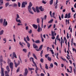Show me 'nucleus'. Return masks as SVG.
Here are the masks:
<instances>
[{
	"label": "nucleus",
	"mask_w": 76,
	"mask_h": 76,
	"mask_svg": "<svg viewBox=\"0 0 76 76\" xmlns=\"http://www.w3.org/2000/svg\"><path fill=\"white\" fill-rule=\"evenodd\" d=\"M54 64H55V65L56 66H58V64H57V63L56 62H54Z\"/></svg>",
	"instance_id": "nucleus-51"
},
{
	"label": "nucleus",
	"mask_w": 76,
	"mask_h": 76,
	"mask_svg": "<svg viewBox=\"0 0 76 76\" xmlns=\"http://www.w3.org/2000/svg\"><path fill=\"white\" fill-rule=\"evenodd\" d=\"M3 19H0V21L1 23H2L3 22Z\"/></svg>",
	"instance_id": "nucleus-56"
},
{
	"label": "nucleus",
	"mask_w": 76,
	"mask_h": 76,
	"mask_svg": "<svg viewBox=\"0 0 76 76\" xmlns=\"http://www.w3.org/2000/svg\"><path fill=\"white\" fill-rule=\"evenodd\" d=\"M30 60L31 61H32L34 64H36V63H35V62H34V58H33L31 57L30 58Z\"/></svg>",
	"instance_id": "nucleus-13"
},
{
	"label": "nucleus",
	"mask_w": 76,
	"mask_h": 76,
	"mask_svg": "<svg viewBox=\"0 0 76 76\" xmlns=\"http://www.w3.org/2000/svg\"><path fill=\"white\" fill-rule=\"evenodd\" d=\"M13 6L14 7H16L18 6V5L17 4H16L15 3L13 4Z\"/></svg>",
	"instance_id": "nucleus-50"
},
{
	"label": "nucleus",
	"mask_w": 76,
	"mask_h": 76,
	"mask_svg": "<svg viewBox=\"0 0 76 76\" xmlns=\"http://www.w3.org/2000/svg\"><path fill=\"white\" fill-rule=\"evenodd\" d=\"M27 4H28V3L26 1L23 2L21 4V7L22 8H23V7H26V6L25 5H26Z\"/></svg>",
	"instance_id": "nucleus-3"
},
{
	"label": "nucleus",
	"mask_w": 76,
	"mask_h": 76,
	"mask_svg": "<svg viewBox=\"0 0 76 76\" xmlns=\"http://www.w3.org/2000/svg\"><path fill=\"white\" fill-rule=\"evenodd\" d=\"M53 22V20L52 19V20H50V21H49L48 23H52V22Z\"/></svg>",
	"instance_id": "nucleus-40"
},
{
	"label": "nucleus",
	"mask_w": 76,
	"mask_h": 76,
	"mask_svg": "<svg viewBox=\"0 0 76 76\" xmlns=\"http://www.w3.org/2000/svg\"><path fill=\"white\" fill-rule=\"evenodd\" d=\"M36 11L37 13H39V8L38 7H36Z\"/></svg>",
	"instance_id": "nucleus-21"
},
{
	"label": "nucleus",
	"mask_w": 76,
	"mask_h": 76,
	"mask_svg": "<svg viewBox=\"0 0 76 76\" xmlns=\"http://www.w3.org/2000/svg\"><path fill=\"white\" fill-rule=\"evenodd\" d=\"M34 65H35V66H36V69L35 71V73H37V72L38 70H39V69L38 68V67H37V64H34Z\"/></svg>",
	"instance_id": "nucleus-16"
},
{
	"label": "nucleus",
	"mask_w": 76,
	"mask_h": 76,
	"mask_svg": "<svg viewBox=\"0 0 76 76\" xmlns=\"http://www.w3.org/2000/svg\"><path fill=\"white\" fill-rule=\"evenodd\" d=\"M64 41H65V43L66 44V45H67V39H66V38L64 37Z\"/></svg>",
	"instance_id": "nucleus-25"
},
{
	"label": "nucleus",
	"mask_w": 76,
	"mask_h": 76,
	"mask_svg": "<svg viewBox=\"0 0 76 76\" xmlns=\"http://www.w3.org/2000/svg\"><path fill=\"white\" fill-rule=\"evenodd\" d=\"M64 40H61V41L60 42V43L61 44V46L62 47V45L63 44V43H64Z\"/></svg>",
	"instance_id": "nucleus-24"
},
{
	"label": "nucleus",
	"mask_w": 76,
	"mask_h": 76,
	"mask_svg": "<svg viewBox=\"0 0 76 76\" xmlns=\"http://www.w3.org/2000/svg\"><path fill=\"white\" fill-rule=\"evenodd\" d=\"M70 18V13H69L68 15L67 18Z\"/></svg>",
	"instance_id": "nucleus-43"
},
{
	"label": "nucleus",
	"mask_w": 76,
	"mask_h": 76,
	"mask_svg": "<svg viewBox=\"0 0 76 76\" xmlns=\"http://www.w3.org/2000/svg\"><path fill=\"white\" fill-rule=\"evenodd\" d=\"M10 67L11 69V72H12L13 69V63L12 62H11L10 64Z\"/></svg>",
	"instance_id": "nucleus-9"
},
{
	"label": "nucleus",
	"mask_w": 76,
	"mask_h": 76,
	"mask_svg": "<svg viewBox=\"0 0 76 76\" xmlns=\"http://www.w3.org/2000/svg\"><path fill=\"white\" fill-rule=\"evenodd\" d=\"M17 26H20V25H22V24H20V23H18L17 24Z\"/></svg>",
	"instance_id": "nucleus-58"
},
{
	"label": "nucleus",
	"mask_w": 76,
	"mask_h": 76,
	"mask_svg": "<svg viewBox=\"0 0 76 76\" xmlns=\"http://www.w3.org/2000/svg\"><path fill=\"white\" fill-rule=\"evenodd\" d=\"M32 26L35 29H37L38 28V26L35 25V24H33Z\"/></svg>",
	"instance_id": "nucleus-18"
},
{
	"label": "nucleus",
	"mask_w": 76,
	"mask_h": 76,
	"mask_svg": "<svg viewBox=\"0 0 76 76\" xmlns=\"http://www.w3.org/2000/svg\"><path fill=\"white\" fill-rule=\"evenodd\" d=\"M26 39L27 41H30V39L29 38V36H28V35L27 36V37H26Z\"/></svg>",
	"instance_id": "nucleus-29"
},
{
	"label": "nucleus",
	"mask_w": 76,
	"mask_h": 76,
	"mask_svg": "<svg viewBox=\"0 0 76 76\" xmlns=\"http://www.w3.org/2000/svg\"><path fill=\"white\" fill-rule=\"evenodd\" d=\"M42 31V28H38V29L37 30V31L38 32H41Z\"/></svg>",
	"instance_id": "nucleus-20"
},
{
	"label": "nucleus",
	"mask_w": 76,
	"mask_h": 76,
	"mask_svg": "<svg viewBox=\"0 0 76 76\" xmlns=\"http://www.w3.org/2000/svg\"><path fill=\"white\" fill-rule=\"evenodd\" d=\"M48 60L49 61H51V58L49 56L48 57Z\"/></svg>",
	"instance_id": "nucleus-38"
},
{
	"label": "nucleus",
	"mask_w": 76,
	"mask_h": 76,
	"mask_svg": "<svg viewBox=\"0 0 76 76\" xmlns=\"http://www.w3.org/2000/svg\"><path fill=\"white\" fill-rule=\"evenodd\" d=\"M13 56L12 57V59H14V58L15 57L16 58H17V56H16V53L15 52L12 53Z\"/></svg>",
	"instance_id": "nucleus-8"
},
{
	"label": "nucleus",
	"mask_w": 76,
	"mask_h": 76,
	"mask_svg": "<svg viewBox=\"0 0 76 76\" xmlns=\"http://www.w3.org/2000/svg\"><path fill=\"white\" fill-rule=\"evenodd\" d=\"M47 18V15H45V17H44V19L45 20Z\"/></svg>",
	"instance_id": "nucleus-61"
},
{
	"label": "nucleus",
	"mask_w": 76,
	"mask_h": 76,
	"mask_svg": "<svg viewBox=\"0 0 76 76\" xmlns=\"http://www.w3.org/2000/svg\"><path fill=\"white\" fill-rule=\"evenodd\" d=\"M42 24L41 27L42 28H43V21H44V18H42Z\"/></svg>",
	"instance_id": "nucleus-19"
},
{
	"label": "nucleus",
	"mask_w": 76,
	"mask_h": 76,
	"mask_svg": "<svg viewBox=\"0 0 76 76\" xmlns=\"http://www.w3.org/2000/svg\"><path fill=\"white\" fill-rule=\"evenodd\" d=\"M10 62H11V61H10V59H8V64H9V63H10Z\"/></svg>",
	"instance_id": "nucleus-46"
},
{
	"label": "nucleus",
	"mask_w": 76,
	"mask_h": 76,
	"mask_svg": "<svg viewBox=\"0 0 76 76\" xmlns=\"http://www.w3.org/2000/svg\"><path fill=\"white\" fill-rule=\"evenodd\" d=\"M3 32H4V31L3 30H2L1 31H0V35H2L3 34Z\"/></svg>",
	"instance_id": "nucleus-33"
},
{
	"label": "nucleus",
	"mask_w": 76,
	"mask_h": 76,
	"mask_svg": "<svg viewBox=\"0 0 76 76\" xmlns=\"http://www.w3.org/2000/svg\"><path fill=\"white\" fill-rule=\"evenodd\" d=\"M3 61V56H1L0 58V62L1 63Z\"/></svg>",
	"instance_id": "nucleus-22"
},
{
	"label": "nucleus",
	"mask_w": 76,
	"mask_h": 76,
	"mask_svg": "<svg viewBox=\"0 0 76 76\" xmlns=\"http://www.w3.org/2000/svg\"><path fill=\"white\" fill-rule=\"evenodd\" d=\"M52 26V24H50L49 26H48V29H49V28H50Z\"/></svg>",
	"instance_id": "nucleus-53"
},
{
	"label": "nucleus",
	"mask_w": 76,
	"mask_h": 76,
	"mask_svg": "<svg viewBox=\"0 0 76 76\" xmlns=\"http://www.w3.org/2000/svg\"><path fill=\"white\" fill-rule=\"evenodd\" d=\"M33 56L35 59L37 60V56H36V55H35V54L33 53Z\"/></svg>",
	"instance_id": "nucleus-26"
},
{
	"label": "nucleus",
	"mask_w": 76,
	"mask_h": 76,
	"mask_svg": "<svg viewBox=\"0 0 76 76\" xmlns=\"http://www.w3.org/2000/svg\"><path fill=\"white\" fill-rule=\"evenodd\" d=\"M39 21H40V19H39V18H37V23H39Z\"/></svg>",
	"instance_id": "nucleus-45"
},
{
	"label": "nucleus",
	"mask_w": 76,
	"mask_h": 76,
	"mask_svg": "<svg viewBox=\"0 0 76 76\" xmlns=\"http://www.w3.org/2000/svg\"><path fill=\"white\" fill-rule=\"evenodd\" d=\"M49 51H50L51 52V53L52 54H54V53L53 50H50Z\"/></svg>",
	"instance_id": "nucleus-41"
},
{
	"label": "nucleus",
	"mask_w": 76,
	"mask_h": 76,
	"mask_svg": "<svg viewBox=\"0 0 76 76\" xmlns=\"http://www.w3.org/2000/svg\"><path fill=\"white\" fill-rule=\"evenodd\" d=\"M52 12L51 11L50 12V15L51 17H54L55 15V12H54L53 13L52 15H51Z\"/></svg>",
	"instance_id": "nucleus-14"
},
{
	"label": "nucleus",
	"mask_w": 76,
	"mask_h": 76,
	"mask_svg": "<svg viewBox=\"0 0 76 76\" xmlns=\"http://www.w3.org/2000/svg\"><path fill=\"white\" fill-rule=\"evenodd\" d=\"M32 6V4L31 2H30L29 3V6H28V10L30 13L32 14V15H34V12H32L31 10V7Z\"/></svg>",
	"instance_id": "nucleus-1"
},
{
	"label": "nucleus",
	"mask_w": 76,
	"mask_h": 76,
	"mask_svg": "<svg viewBox=\"0 0 76 76\" xmlns=\"http://www.w3.org/2000/svg\"><path fill=\"white\" fill-rule=\"evenodd\" d=\"M66 37L67 39H69V33H67V35L66 36Z\"/></svg>",
	"instance_id": "nucleus-60"
},
{
	"label": "nucleus",
	"mask_w": 76,
	"mask_h": 76,
	"mask_svg": "<svg viewBox=\"0 0 76 76\" xmlns=\"http://www.w3.org/2000/svg\"><path fill=\"white\" fill-rule=\"evenodd\" d=\"M20 18V17L19 16V15L18 14H16V17L15 18L16 21L17 22H19L20 23H22V21L21 20H20V19H19Z\"/></svg>",
	"instance_id": "nucleus-2"
},
{
	"label": "nucleus",
	"mask_w": 76,
	"mask_h": 76,
	"mask_svg": "<svg viewBox=\"0 0 76 76\" xmlns=\"http://www.w3.org/2000/svg\"><path fill=\"white\" fill-rule=\"evenodd\" d=\"M1 76H4V68H2L1 66Z\"/></svg>",
	"instance_id": "nucleus-7"
},
{
	"label": "nucleus",
	"mask_w": 76,
	"mask_h": 76,
	"mask_svg": "<svg viewBox=\"0 0 76 76\" xmlns=\"http://www.w3.org/2000/svg\"><path fill=\"white\" fill-rule=\"evenodd\" d=\"M42 3H43V4H45L47 3L45 1L43 0L42 1Z\"/></svg>",
	"instance_id": "nucleus-54"
},
{
	"label": "nucleus",
	"mask_w": 76,
	"mask_h": 76,
	"mask_svg": "<svg viewBox=\"0 0 76 76\" xmlns=\"http://www.w3.org/2000/svg\"><path fill=\"white\" fill-rule=\"evenodd\" d=\"M41 76H44V74L42 73H41Z\"/></svg>",
	"instance_id": "nucleus-64"
},
{
	"label": "nucleus",
	"mask_w": 76,
	"mask_h": 76,
	"mask_svg": "<svg viewBox=\"0 0 76 76\" xmlns=\"http://www.w3.org/2000/svg\"><path fill=\"white\" fill-rule=\"evenodd\" d=\"M19 44L22 47H23V45H22V42H21L20 41L19 42Z\"/></svg>",
	"instance_id": "nucleus-30"
},
{
	"label": "nucleus",
	"mask_w": 76,
	"mask_h": 76,
	"mask_svg": "<svg viewBox=\"0 0 76 76\" xmlns=\"http://www.w3.org/2000/svg\"><path fill=\"white\" fill-rule=\"evenodd\" d=\"M23 51H24V53H26L27 52V50L26 49H24L23 50Z\"/></svg>",
	"instance_id": "nucleus-39"
},
{
	"label": "nucleus",
	"mask_w": 76,
	"mask_h": 76,
	"mask_svg": "<svg viewBox=\"0 0 76 76\" xmlns=\"http://www.w3.org/2000/svg\"><path fill=\"white\" fill-rule=\"evenodd\" d=\"M42 47H43V45H41L39 48V49H36V50L37 51H41V50H42Z\"/></svg>",
	"instance_id": "nucleus-11"
},
{
	"label": "nucleus",
	"mask_w": 76,
	"mask_h": 76,
	"mask_svg": "<svg viewBox=\"0 0 76 76\" xmlns=\"http://www.w3.org/2000/svg\"><path fill=\"white\" fill-rule=\"evenodd\" d=\"M35 43H36L37 44L38 43H39V40H37L35 41Z\"/></svg>",
	"instance_id": "nucleus-48"
},
{
	"label": "nucleus",
	"mask_w": 76,
	"mask_h": 76,
	"mask_svg": "<svg viewBox=\"0 0 76 76\" xmlns=\"http://www.w3.org/2000/svg\"><path fill=\"white\" fill-rule=\"evenodd\" d=\"M50 66L51 68H53V64L52 63L50 64Z\"/></svg>",
	"instance_id": "nucleus-44"
},
{
	"label": "nucleus",
	"mask_w": 76,
	"mask_h": 76,
	"mask_svg": "<svg viewBox=\"0 0 76 76\" xmlns=\"http://www.w3.org/2000/svg\"><path fill=\"white\" fill-rule=\"evenodd\" d=\"M53 0H51L50 1V5H51L53 4Z\"/></svg>",
	"instance_id": "nucleus-35"
},
{
	"label": "nucleus",
	"mask_w": 76,
	"mask_h": 76,
	"mask_svg": "<svg viewBox=\"0 0 76 76\" xmlns=\"http://www.w3.org/2000/svg\"><path fill=\"white\" fill-rule=\"evenodd\" d=\"M14 64H15V67H18V66H19V64H20V61H18V63L17 64L15 60H14Z\"/></svg>",
	"instance_id": "nucleus-4"
},
{
	"label": "nucleus",
	"mask_w": 76,
	"mask_h": 76,
	"mask_svg": "<svg viewBox=\"0 0 76 76\" xmlns=\"http://www.w3.org/2000/svg\"><path fill=\"white\" fill-rule=\"evenodd\" d=\"M51 34L52 35V37H52V39H55V37H54V31H51Z\"/></svg>",
	"instance_id": "nucleus-15"
},
{
	"label": "nucleus",
	"mask_w": 76,
	"mask_h": 76,
	"mask_svg": "<svg viewBox=\"0 0 76 76\" xmlns=\"http://www.w3.org/2000/svg\"><path fill=\"white\" fill-rule=\"evenodd\" d=\"M3 41H4V44H5V43H6V41H7V40H6V38H4L3 39Z\"/></svg>",
	"instance_id": "nucleus-28"
},
{
	"label": "nucleus",
	"mask_w": 76,
	"mask_h": 76,
	"mask_svg": "<svg viewBox=\"0 0 76 76\" xmlns=\"http://www.w3.org/2000/svg\"><path fill=\"white\" fill-rule=\"evenodd\" d=\"M32 10H33V11H34L35 13H36V10H35V8H34V7H32Z\"/></svg>",
	"instance_id": "nucleus-34"
},
{
	"label": "nucleus",
	"mask_w": 76,
	"mask_h": 76,
	"mask_svg": "<svg viewBox=\"0 0 76 76\" xmlns=\"http://www.w3.org/2000/svg\"><path fill=\"white\" fill-rule=\"evenodd\" d=\"M3 25L4 26H6L7 25V21H6V19H4L3 23Z\"/></svg>",
	"instance_id": "nucleus-5"
},
{
	"label": "nucleus",
	"mask_w": 76,
	"mask_h": 76,
	"mask_svg": "<svg viewBox=\"0 0 76 76\" xmlns=\"http://www.w3.org/2000/svg\"><path fill=\"white\" fill-rule=\"evenodd\" d=\"M69 69H70L71 71L69 70L68 69H67V71L68 72H69V73H72V66H69Z\"/></svg>",
	"instance_id": "nucleus-12"
},
{
	"label": "nucleus",
	"mask_w": 76,
	"mask_h": 76,
	"mask_svg": "<svg viewBox=\"0 0 76 76\" xmlns=\"http://www.w3.org/2000/svg\"><path fill=\"white\" fill-rule=\"evenodd\" d=\"M5 76H9V75H8V74H7L8 73L7 71H5Z\"/></svg>",
	"instance_id": "nucleus-31"
},
{
	"label": "nucleus",
	"mask_w": 76,
	"mask_h": 76,
	"mask_svg": "<svg viewBox=\"0 0 76 76\" xmlns=\"http://www.w3.org/2000/svg\"><path fill=\"white\" fill-rule=\"evenodd\" d=\"M20 2H18V5L19 7H20Z\"/></svg>",
	"instance_id": "nucleus-49"
},
{
	"label": "nucleus",
	"mask_w": 76,
	"mask_h": 76,
	"mask_svg": "<svg viewBox=\"0 0 76 76\" xmlns=\"http://www.w3.org/2000/svg\"><path fill=\"white\" fill-rule=\"evenodd\" d=\"M45 68L46 69H48V65H47V64H45Z\"/></svg>",
	"instance_id": "nucleus-42"
},
{
	"label": "nucleus",
	"mask_w": 76,
	"mask_h": 76,
	"mask_svg": "<svg viewBox=\"0 0 76 76\" xmlns=\"http://www.w3.org/2000/svg\"><path fill=\"white\" fill-rule=\"evenodd\" d=\"M59 35H58L57 36H56V39H55V45H56V43L57 42V38L58 39L59 38Z\"/></svg>",
	"instance_id": "nucleus-23"
},
{
	"label": "nucleus",
	"mask_w": 76,
	"mask_h": 76,
	"mask_svg": "<svg viewBox=\"0 0 76 76\" xmlns=\"http://www.w3.org/2000/svg\"><path fill=\"white\" fill-rule=\"evenodd\" d=\"M42 54H43V50H42L41 51V53H40V56L41 57H42Z\"/></svg>",
	"instance_id": "nucleus-47"
},
{
	"label": "nucleus",
	"mask_w": 76,
	"mask_h": 76,
	"mask_svg": "<svg viewBox=\"0 0 76 76\" xmlns=\"http://www.w3.org/2000/svg\"><path fill=\"white\" fill-rule=\"evenodd\" d=\"M28 70H29L30 71H31V70H34V68H28Z\"/></svg>",
	"instance_id": "nucleus-32"
},
{
	"label": "nucleus",
	"mask_w": 76,
	"mask_h": 76,
	"mask_svg": "<svg viewBox=\"0 0 76 76\" xmlns=\"http://www.w3.org/2000/svg\"><path fill=\"white\" fill-rule=\"evenodd\" d=\"M6 69L8 72H10V69H9V66H7L6 67Z\"/></svg>",
	"instance_id": "nucleus-36"
},
{
	"label": "nucleus",
	"mask_w": 76,
	"mask_h": 76,
	"mask_svg": "<svg viewBox=\"0 0 76 76\" xmlns=\"http://www.w3.org/2000/svg\"><path fill=\"white\" fill-rule=\"evenodd\" d=\"M30 55H31V52H29L28 55V58H29V56H30Z\"/></svg>",
	"instance_id": "nucleus-52"
},
{
	"label": "nucleus",
	"mask_w": 76,
	"mask_h": 76,
	"mask_svg": "<svg viewBox=\"0 0 76 76\" xmlns=\"http://www.w3.org/2000/svg\"><path fill=\"white\" fill-rule=\"evenodd\" d=\"M61 58L63 61H66V60L65 59H64V58H63L62 57H61Z\"/></svg>",
	"instance_id": "nucleus-55"
},
{
	"label": "nucleus",
	"mask_w": 76,
	"mask_h": 76,
	"mask_svg": "<svg viewBox=\"0 0 76 76\" xmlns=\"http://www.w3.org/2000/svg\"><path fill=\"white\" fill-rule=\"evenodd\" d=\"M33 46L34 48H35L36 49H37V48H38V46L37 45L35 44H33Z\"/></svg>",
	"instance_id": "nucleus-17"
},
{
	"label": "nucleus",
	"mask_w": 76,
	"mask_h": 76,
	"mask_svg": "<svg viewBox=\"0 0 76 76\" xmlns=\"http://www.w3.org/2000/svg\"><path fill=\"white\" fill-rule=\"evenodd\" d=\"M24 41L27 44V47H28L29 49V47H30V44L28 42V41H27V40L26 39V38L25 37H24Z\"/></svg>",
	"instance_id": "nucleus-10"
},
{
	"label": "nucleus",
	"mask_w": 76,
	"mask_h": 76,
	"mask_svg": "<svg viewBox=\"0 0 76 76\" xmlns=\"http://www.w3.org/2000/svg\"><path fill=\"white\" fill-rule=\"evenodd\" d=\"M72 50L73 51H75V52L76 51V50L75 48H72Z\"/></svg>",
	"instance_id": "nucleus-62"
},
{
	"label": "nucleus",
	"mask_w": 76,
	"mask_h": 76,
	"mask_svg": "<svg viewBox=\"0 0 76 76\" xmlns=\"http://www.w3.org/2000/svg\"><path fill=\"white\" fill-rule=\"evenodd\" d=\"M68 15H67V14H66L65 15V16L64 18H68Z\"/></svg>",
	"instance_id": "nucleus-59"
},
{
	"label": "nucleus",
	"mask_w": 76,
	"mask_h": 76,
	"mask_svg": "<svg viewBox=\"0 0 76 76\" xmlns=\"http://www.w3.org/2000/svg\"><path fill=\"white\" fill-rule=\"evenodd\" d=\"M40 61H41V62L42 63H43V59L42 58L40 59Z\"/></svg>",
	"instance_id": "nucleus-63"
},
{
	"label": "nucleus",
	"mask_w": 76,
	"mask_h": 76,
	"mask_svg": "<svg viewBox=\"0 0 76 76\" xmlns=\"http://www.w3.org/2000/svg\"><path fill=\"white\" fill-rule=\"evenodd\" d=\"M28 73V70L27 68H26L25 69V73H24V76H26Z\"/></svg>",
	"instance_id": "nucleus-6"
},
{
	"label": "nucleus",
	"mask_w": 76,
	"mask_h": 76,
	"mask_svg": "<svg viewBox=\"0 0 76 76\" xmlns=\"http://www.w3.org/2000/svg\"><path fill=\"white\" fill-rule=\"evenodd\" d=\"M73 71L75 75H76V69H73Z\"/></svg>",
	"instance_id": "nucleus-57"
},
{
	"label": "nucleus",
	"mask_w": 76,
	"mask_h": 76,
	"mask_svg": "<svg viewBox=\"0 0 76 76\" xmlns=\"http://www.w3.org/2000/svg\"><path fill=\"white\" fill-rule=\"evenodd\" d=\"M9 5V2H7L5 4V7H7V6H8Z\"/></svg>",
	"instance_id": "nucleus-37"
},
{
	"label": "nucleus",
	"mask_w": 76,
	"mask_h": 76,
	"mask_svg": "<svg viewBox=\"0 0 76 76\" xmlns=\"http://www.w3.org/2000/svg\"><path fill=\"white\" fill-rule=\"evenodd\" d=\"M66 25H67V23L69 24V20H66Z\"/></svg>",
	"instance_id": "nucleus-27"
}]
</instances>
